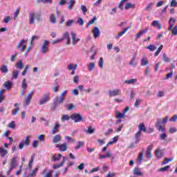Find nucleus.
<instances>
[{"label":"nucleus","mask_w":177,"mask_h":177,"mask_svg":"<svg viewBox=\"0 0 177 177\" xmlns=\"http://www.w3.org/2000/svg\"><path fill=\"white\" fill-rule=\"evenodd\" d=\"M168 118H169V116H166L162 120L161 119H158L156 124V128L159 132H166L167 129H165V124L168 122Z\"/></svg>","instance_id":"nucleus-1"},{"label":"nucleus","mask_w":177,"mask_h":177,"mask_svg":"<svg viewBox=\"0 0 177 177\" xmlns=\"http://www.w3.org/2000/svg\"><path fill=\"white\" fill-rule=\"evenodd\" d=\"M35 19H37L38 21H41V20H42V18L41 17V12H39L36 15L35 12H30L29 14V20L30 24H34V23H35Z\"/></svg>","instance_id":"nucleus-2"},{"label":"nucleus","mask_w":177,"mask_h":177,"mask_svg":"<svg viewBox=\"0 0 177 177\" xmlns=\"http://www.w3.org/2000/svg\"><path fill=\"white\" fill-rule=\"evenodd\" d=\"M71 120H73L74 122H81V121L84 120V118L82 117V115L81 113H72L71 115Z\"/></svg>","instance_id":"nucleus-3"},{"label":"nucleus","mask_w":177,"mask_h":177,"mask_svg":"<svg viewBox=\"0 0 177 177\" xmlns=\"http://www.w3.org/2000/svg\"><path fill=\"white\" fill-rule=\"evenodd\" d=\"M30 138H31V136L30 135H28L26 136V138H25V140L20 142V144L19 145V149L20 150H23V149H24V145L26 146L27 147H28V146H30Z\"/></svg>","instance_id":"nucleus-4"},{"label":"nucleus","mask_w":177,"mask_h":177,"mask_svg":"<svg viewBox=\"0 0 177 177\" xmlns=\"http://www.w3.org/2000/svg\"><path fill=\"white\" fill-rule=\"evenodd\" d=\"M32 96H34V90H32L24 99V106H30L31 100H32Z\"/></svg>","instance_id":"nucleus-5"},{"label":"nucleus","mask_w":177,"mask_h":177,"mask_svg":"<svg viewBox=\"0 0 177 177\" xmlns=\"http://www.w3.org/2000/svg\"><path fill=\"white\" fill-rule=\"evenodd\" d=\"M50 100V94L49 93H46L43 95L42 98L39 100V104L42 106V104H45V103H48Z\"/></svg>","instance_id":"nucleus-6"},{"label":"nucleus","mask_w":177,"mask_h":177,"mask_svg":"<svg viewBox=\"0 0 177 177\" xmlns=\"http://www.w3.org/2000/svg\"><path fill=\"white\" fill-rule=\"evenodd\" d=\"M49 52V41L45 40L42 46H41V53L45 55Z\"/></svg>","instance_id":"nucleus-7"},{"label":"nucleus","mask_w":177,"mask_h":177,"mask_svg":"<svg viewBox=\"0 0 177 177\" xmlns=\"http://www.w3.org/2000/svg\"><path fill=\"white\" fill-rule=\"evenodd\" d=\"M109 94L111 97H113V96H118L121 95V90L120 89H115L113 91H109Z\"/></svg>","instance_id":"nucleus-8"},{"label":"nucleus","mask_w":177,"mask_h":177,"mask_svg":"<svg viewBox=\"0 0 177 177\" xmlns=\"http://www.w3.org/2000/svg\"><path fill=\"white\" fill-rule=\"evenodd\" d=\"M66 160H67V157L64 156L63 158L62 162H60L59 164L53 165V169H57L59 168H62V167H63V165H64V164H66Z\"/></svg>","instance_id":"nucleus-9"},{"label":"nucleus","mask_w":177,"mask_h":177,"mask_svg":"<svg viewBox=\"0 0 177 177\" xmlns=\"http://www.w3.org/2000/svg\"><path fill=\"white\" fill-rule=\"evenodd\" d=\"M21 88L22 91L21 92V96H24L26 94V89L27 88V82L26 81V79L22 80Z\"/></svg>","instance_id":"nucleus-10"},{"label":"nucleus","mask_w":177,"mask_h":177,"mask_svg":"<svg viewBox=\"0 0 177 177\" xmlns=\"http://www.w3.org/2000/svg\"><path fill=\"white\" fill-rule=\"evenodd\" d=\"M56 147L59 149L60 151H67V149H68L67 147V144L66 142L62 144V145H57Z\"/></svg>","instance_id":"nucleus-11"},{"label":"nucleus","mask_w":177,"mask_h":177,"mask_svg":"<svg viewBox=\"0 0 177 177\" xmlns=\"http://www.w3.org/2000/svg\"><path fill=\"white\" fill-rule=\"evenodd\" d=\"M93 34L94 38H98V37H100V29H99L98 27H94L93 30Z\"/></svg>","instance_id":"nucleus-12"},{"label":"nucleus","mask_w":177,"mask_h":177,"mask_svg":"<svg viewBox=\"0 0 177 177\" xmlns=\"http://www.w3.org/2000/svg\"><path fill=\"white\" fill-rule=\"evenodd\" d=\"M151 151H153V148H151L150 146H148L146 153L147 158H153V154L151 153Z\"/></svg>","instance_id":"nucleus-13"},{"label":"nucleus","mask_w":177,"mask_h":177,"mask_svg":"<svg viewBox=\"0 0 177 177\" xmlns=\"http://www.w3.org/2000/svg\"><path fill=\"white\" fill-rule=\"evenodd\" d=\"M148 30H149L148 28H145L144 30H140L137 33L136 38L134 39V41H137V39H139L140 37H142V34H145V32H147Z\"/></svg>","instance_id":"nucleus-14"},{"label":"nucleus","mask_w":177,"mask_h":177,"mask_svg":"<svg viewBox=\"0 0 177 177\" xmlns=\"http://www.w3.org/2000/svg\"><path fill=\"white\" fill-rule=\"evenodd\" d=\"M64 102H62V98L59 99L58 97L54 98L53 105L55 107H57L59 104H63Z\"/></svg>","instance_id":"nucleus-15"},{"label":"nucleus","mask_w":177,"mask_h":177,"mask_svg":"<svg viewBox=\"0 0 177 177\" xmlns=\"http://www.w3.org/2000/svg\"><path fill=\"white\" fill-rule=\"evenodd\" d=\"M13 83L10 81H7L3 84L4 88H6L7 91H10Z\"/></svg>","instance_id":"nucleus-16"},{"label":"nucleus","mask_w":177,"mask_h":177,"mask_svg":"<svg viewBox=\"0 0 177 177\" xmlns=\"http://www.w3.org/2000/svg\"><path fill=\"white\" fill-rule=\"evenodd\" d=\"M62 157H63V155L62 154H54L51 159L53 160V161H54L55 162H57V161H60V158H62Z\"/></svg>","instance_id":"nucleus-17"},{"label":"nucleus","mask_w":177,"mask_h":177,"mask_svg":"<svg viewBox=\"0 0 177 177\" xmlns=\"http://www.w3.org/2000/svg\"><path fill=\"white\" fill-rule=\"evenodd\" d=\"M59 128H60V124L59 123H56L53 129L51 132V135H55L59 132Z\"/></svg>","instance_id":"nucleus-18"},{"label":"nucleus","mask_w":177,"mask_h":177,"mask_svg":"<svg viewBox=\"0 0 177 177\" xmlns=\"http://www.w3.org/2000/svg\"><path fill=\"white\" fill-rule=\"evenodd\" d=\"M62 140V136H60V134H57L55 136H54L53 138V143H59V142H60Z\"/></svg>","instance_id":"nucleus-19"},{"label":"nucleus","mask_w":177,"mask_h":177,"mask_svg":"<svg viewBox=\"0 0 177 177\" xmlns=\"http://www.w3.org/2000/svg\"><path fill=\"white\" fill-rule=\"evenodd\" d=\"M146 151L145 149H142V151L140 152L138 161L140 162V164L142 163V161H143V157H145V152Z\"/></svg>","instance_id":"nucleus-20"},{"label":"nucleus","mask_w":177,"mask_h":177,"mask_svg":"<svg viewBox=\"0 0 177 177\" xmlns=\"http://www.w3.org/2000/svg\"><path fill=\"white\" fill-rule=\"evenodd\" d=\"M8 154V151L6 150L5 148H0V157H1V158H5V157H6V155Z\"/></svg>","instance_id":"nucleus-21"},{"label":"nucleus","mask_w":177,"mask_h":177,"mask_svg":"<svg viewBox=\"0 0 177 177\" xmlns=\"http://www.w3.org/2000/svg\"><path fill=\"white\" fill-rule=\"evenodd\" d=\"M152 26L153 27H158L159 30H161V28H162V25L160 24V21H157V20L153 21Z\"/></svg>","instance_id":"nucleus-22"},{"label":"nucleus","mask_w":177,"mask_h":177,"mask_svg":"<svg viewBox=\"0 0 177 177\" xmlns=\"http://www.w3.org/2000/svg\"><path fill=\"white\" fill-rule=\"evenodd\" d=\"M0 71H1L3 74H8L9 73V69L8 68V66L2 65L0 67Z\"/></svg>","instance_id":"nucleus-23"},{"label":"nucleus","mask_w":177,"mask_h":177,"mask_svg":"<svg viewBox=\"0 0 177 177\" xmlns=\"http://www.w3.org/2000/svg\"><path fill=\"white\" fill-rule=\"evenodd\" d=\"M133 172L134 175H137V176H142L143 175L139 167H135Z\"/></svg>","instance_id":"nucleus-24"},{"label":"nucleus","mask_w":177,"mask_h":177,"mask_svg":"<svg viewBox=\"0 0 177 177\" xmlns=\"http://www.w3.org/2000/svg\"><path fill=\"white\" fill-rule=\"evenodd\" d=\"M138 131L140 132H147L146 126H145V123H140L138 126Z\"/></svg>","instance_id":"nucleus-25"},{"label":"nucleus","mask_w":177,"mask_h":177,"mask_svg":"<svg viewBox=\"0 0 177 177\" xmlns=\"http://www.w3.org/2000/svg\"><path fill=\"white\" fill-rule=\"evenodd\" d=\"M64 38L66 39V45H70V41H71V39H70V33L68 32L64 33Z\"/></svg>","instance_id":"nucleus-26"},{"label":"nucleus","mask_w":177,"mask_h":177,"mask_svg":"<svg viewBox=\"0 0 177 177\" xmlns=\"http://www.w3.org/2000/svg\"><path fill=\"white\" fill-rule=\"evenodd\" d=\"M129 29H131V26H127V28H125L122 32L118 33V35L116 37V39H118L120 37H122L123 34H125V32H127V31H128V30Z\"/></svg>","instance_id":"nucleus-27"},{"label":"nucleus","mask_w":177,"mask_h":177,"mask_svg":"<svg viewBox=\"0 0 177 177\" xmlns=\"http://www.w3.org/2000/svg\"><path fill=\"white\" fill-rule=\"evenodd\" d=\"M15 67L17 68H19V70H21L22 68H24V64H23L22 60H19L15 65Z\"/></svg>","instance_id":"nucleus-28"},{"label":"nucleus","mask_w":177,"mask_h":177,"mask_svg":"<svg viewBox=\"0 0 177 177\" xmlns=\"http://www.w3.org/2000/svg\"><path fill=\"white\" fill-rule=\"evenodd\" d=\"M72 36V45H75L77 44V35L74 32H71Z\"/></svg>","instance_id":"nucleus-29"},{"label":"nucleus","mask_w":177,"mask_h":177,"mask_svg":"<svg viewBox=\"0 0 177 177\" xmlns=\"http://www.w3.org/2000/svg\"><path fill=\"white\" fill-rule=\"evenodd\" d=\"M134 8H135V4H132L131 3H126L124 6L125 10H128V9H134Z\"/></svg>","instance_id":"nucleus-30"},{"label":"nucleus","mask_w":177,"mask_h":177,"mask_svg":"<svg viewBox=\"0 0 177 177\" xmlns=\"http://www.w3.org/2000/svg\"><path fill=\"white\" fill-rule=\"evenodd\" d=\"M16 157H13L11 160L10 167H12V168H16V162H17Z\"/></svg>","instance_id":"nucleus-31"},{"label":"nucleus","mask_w":177,"mask_h":177,"mask_svg":"<svg viewBox=\"0 0 177 177\" xmlns=\"http://www.w3.org/2000/svg\"><path fill=\"white\" fill-rule=\"evenodd\" d=\"M65 107L69 111H71V110L75 109V106H74L73 104H65Z\"/></svg>","instance_id":"nucleus-32"},{"label":"nucleus","mask_w":177,"mask_h":177,"mask_svg":"<svg viewBox=\"0 0 177 177\" xmlns=\"http://www.w3.org/2000/svg\"><path fill=\"white\" fill-rule=\"evenodd\" d=\"M149 63L150 62L147 59H145V58L141 59V66H147V64H149Z\"/></svg>","instance_id":"nucleus-33"},{"label":"nucleus","mask_w":177,"mask_h":177,"mask_svg":"<svg viewBox=\"0 0 177 177\" xmlns=\"http://www.w3.org/2000/svg\"><path fill=\"white\" fill-rule=\"evenodd\" d=\"M70 118H71L68 115H63L62 117L61 118V121L64 122V121H68Z\"/></svg>","instance_id":"nucleus-34"},{"label":"nucleus","mask_w":177,"mask_h":177,"mask_svg":"<svg viewBox=\"0 0 177 177\" xmlns=\"http://www.w3.org/2000/svg\"><path fill=\"white\" fill-rule=\"evenodd\" d=\"M67 92V90H65L61 93V102H64V100H66V94Z\"/></svg>","instance_id":"nucleus-35"},{"label":"nucleus","mask_w":177,"mask_h":177,"mask_svg":"<svg viewBox=\"0 0 177 177\" xmlns=\"http://www.w3.org/2000/svg\"><path fill=\"white\" fill-rule=\"evenodd\" d=\"M77 67H78V66L74 65V64H70L68 66V70L71 71V70H77Z\"/></svg>","instance_id":"nucleus-36"},{"label":"nucleus","mask_w":177,"mask_h":177,"mask_svg":"<svg viewBox=\"0 0 177 177\" xmlns=\"http://www.w3.org/2000/svg\"><path fill=\"white\" fill-rule=\"evenodd\" d=\"M162 48H164V46L161 44L160 47L156 50V51L154 53V56H157L158 55H160V52L162 50Z\"/></svg>","instance_id":"nucleus-37"},{"label":"nucleus","mask_w":177,"mask_h":177,"mask_svg":"<svg viewBox=\"0 0 177 177\" xmlns=\"http://www.w3.org/2000/svg\"><path fill=\"white\" fill-rule=\"evenodd\" d=\"M162 133H161L159 136L160 140H165V139H167V138H168V136L165 133V132H162Z\"/></svg>","instance_id":"nucleus-38"},{"label":"nucleus","mask_w":177,"mask_h":177,"mask_svg":"<svg viewBox=\"0 0 177 177\" xmlns=\"http://www.w3.org/2000/svg\"><path fill=\"white\" fill-rule=\"evenodd\" d=\"M75 3V0H69V6H68V9L69 10H71L73 9V6H74V4Z\"/></svg>","instance_id":"nucleus-39"},{"label":"nucleus","mask_w":177,"mask_h":177,"mask_svg":"<svg viewBox=\"0 0 177 177\" xmlns=\"http://www.w3.org/2000/svg\"><path fill=\"white\" fill-rule=\"evenodd\" d=\"M19 71H15L12 72V78L14 80H17L19 78Z\"/></svg>","instance_id":"nucleus-40"},{"label":"nucleus","mask_w":177,"mask_h":177,"mask_svg":"<svg viewBox=\"0 0 177 177\" xmlns=\"http://www.w3.org/2000/svg\"><path fill=\"white\" fill-rule=\"evenodd\" d=\"M147 49H149V50H150V52H154V50H156V49H157V48L155 46H153V44H150L149 46H148L147 47Z\"/></svg>","instance_id":"nucleus-41"},{"label":"nucleus","mask_w":177,"mask_h":177,"mask_svg":"<svg viewBox=\"0 0 177 177\" xmlns=\"http://www.w3.org/2000/svg\"><path fill=\"white\" fill-rule=\"evenodd\" d=\"M77 24H80V26H84L85 24V21L81 17H79L77 22Z\"/></svg>","instance_id":"nucleus-42"},{"label":"nucleus","mask_w":177,"mask_h":177,"mask_svg":"<svg viewBox=\"0 0 177 177\" xmlns=\"http://www.w3.org/2000/svg\"><path fill=\"white\" fill-rule=\"evenodd\" d=\"M89 71H93L95 70V64L93 62L90 63L88 65Z\"/></svg>","instance_id":"nucleus-43"},{"label":"nucleus","mask_w":177,"mask_h":177,"mask_svg":"<svg viewBox=\"0 0 177 177\" xmlns=\"http://www.w3.org/2000/svg\"><path fill=\"white\" fill-rule=\"evenodd\" d=\"M27 40L25 39H22L19 41V43L18 44V45L17 46V49L20 48V47L21 46V45H23V44H27Z\"/></svg>","instance_id":"nucleus-44"},{"label":"nucleus","mask_w":177,"mask_h":177,"mask_svg":"<svg viewBox=\"0 0 177 177\" xmlns=\"http://www.w3.org/2000/svg\"><path fill=\"white\" fill-rule=\"evenodd\" d=\"M35 156L33 155L29 162V164H28V167H29V169H31V168H32V163L34 162V158H35Z\"/></svg>","instance_id":"nucleus-45"},{"label":"nucleus","mask_w":177,"mask_h":177,"mask_svg":"<svg viewBox=\"0 0 177 177\" xmlns=\"http://www.w3.org/2000/svg\"><path fill=\"white\" fill-rule=\"evenodd\" d=\"M50 19L51 23H53V24H55V23H56V17L55 16L54 14H51L50 17Z\"/></svg>","instance_id":"nucleus-46"},{"label":"nucleus","mask_w":177,"mask_h":177,"mask_svg":"<svg viewBox=\"0 0 177 177\" xmlns=\"http://www.w3.org/2000/svg\"><path fill=\"white\" fill-rule=\"evenodd\" d=\"M8 127L12 129H15V128H16V122L15 121H12L10 123L8 124Z\"/></svg>","instance_id":"nucleus-47"},{"label":"nucleus","mask_w":177,"mask_h":177,"mask_svg":"<svg viewBox=\"0 0 177 177\" xmlns=\"http://www.w3.org/2000/svg\"><path fill=\"white\" fill-rule=\"evenodd\" d=\"M135 82H136V79H131L129 80H125L124 83L125 84H135Z\"/></svg>","instance_id":"nucleus-48"},{"label":"nucleus","mask_w":177,"mask_h":177,"mask_svg":"<svg viewBox=\"0 0 177 177\" xmlns=\"http://www.w3.org/2000/svg\"><path fill=\"white\" fill-rule=\"evenodd\" d=\"M170 167L171 166L167 165L164 167H161L160 169H159V171H160L161 172H164L165 171H168V169H169Z\"/></svg>","instance_id":"nucleus-49"},{"label":"nucleus","mask_w":177,"mask_h":177,"mask_svg":"<svg viewBox=\"0 0 177 177\" xmlns=\"http://www.w3.org/2000/svg\"><path fill=\"white\" fill-rule=\"evenodd\" d=\"M11 20L12 17H10V16H7L4 18L3 23L8 24L9 23V21H11Z\"/></svg>","instance_id":"nucleus-50"},{"label":"nucleus","mask_w":177,"mask_h":177,"mask_svg":"<svg viewBox=\"0 0 177 177\" xmlns=\"http://www.w3.org/2000/svg\"><path fill=\"white\" fill-rule=\"evenodd\" d=\"M82 146H84V142H82V141H79V142H78V145H77V147H75L76 150H78V149H81V147H82Z\"/></svg>","instance_id":"nucleus-51"},{"label":"nucleus","mask_w":177,"mask_h":177,"mask_svg":"<svg viewBox=\"0 0 177 177\" xmlns=\"http://www.w3.org/2000/svg\"><path fill=\"white\" fill-rule=\"evenodd\" d=\"M162 57H163L164 62H165L166 63H169V62H170L169 58H168V57H167V55H166V54H163V55H162Z\"/></svg>","instance_id":"nucleus-52"},{"label":"nucleus","mask_w":177,"mask_h":177,"mask_svg":"<svg viewBox=\"0 0 177 177\" xmlns=\"http://www.w3.org/2000/svg\"><path fill=\"white\" fill-rule=\"evenodd\" d=\"M81 9H82V13L85 14L86 13V12H88V8H86V6L82 5L81 6Z\"/></svg>","instance_id":"nucleus-53"},{"label":"nucleus","mask_w":177,"mask_h":177,"mask_svg":"<svg viewBox=\"0 0 177 177\" xmlns=\"http://www.w3.org/2000/svg\"><path fill=\"white\" fill-rule=\"evenodd\" d=\"M19 111H20V107H17L16 109L12 110V115H16V114H17Z\"/></svg>","instance_id":"nucleus-54"},{"label":"nucleus","mask_w":177,"mask_h":177,"mask_svg":"<svg viewBox=\"0 0 177 177\" xmlns=\"http://www.w3.org/2000/svg\"><path fill=\"white\" fill-rule=\"evenodd\" d=\"M64 38L57 39V40L53 41V45H56V44H59V42H62Z\"/></svg>","instance_id":"nucleus-55"},{"label":"nucleus","mask_w":177,"mask_h":177,"mask_svg":"<svg viewBox=\"0 0 177 177\" xmlns=\"http://www.w3.org/2000/svg\"><path fill=\"white\" fill-rule=\"evenodd\" d=\"M52 174H53V171L49 170L44 177H52Z\"/></svg>","instance_id":"nucleus-56"},{"label":"nucleus","mask_w":177,"mask_h":177,"mask_svg":"<svg viewBox=\"0 0 177 177\" xmlns=\"http://www.w3.org/2000/svg\"><path fill=\"white\" fill-rule=\"evenodd\" d=\"M37 172H38V169H35L32 170V171L30 173V177L35 176V175H37Z\"/></svg>","instance_id":"nucleus-57"},{"label":"nucleus","mask_w":177,"mask_h":177,"mask_svg":"<svg viewBox=\"0 0 177 177\" xmlns=\"http://www.w3.org/2000/svg\"><path fill=\"white\" fill-rule=\"evenodd\" d=\"M80 81V76L78 75H75L74 77H73V82L75 84H78V82Z\"/></svg>","instance_id":"nucleus-58"},{"label":"nucleus","mask_w":177,"mask_h":177,"mask_svg":"<svg viewBox=\"0 0 177 177\" xmlns=\"http://www.w3.org/2000/svg\"><path fill=\"white\" fill-rule=\"evenodd\" d=\"M39 142H38V140H35L32 142V147H34V149H37V147H38V144Z\"/></svg>","instance_id":"nucleus-59"},{"label":"nucleus","mask_w":177,"mask_h":177,"mask_svg":"<svg viewBox=\"0 0 177 177\" xmlns=\"http://www.w3.org/2000/svg\"><path fill=\"white\" fill-rule=\"evenodd\" d=\"M116 175V173H111V171H109L106 175V177H115Z\"/></svg>","instance_id":"nucleus-60"},{"label":"nucleus","mask_w":177,"mask_h":177,"mask_svg":"<svg viewBox=\"0 0 177 177\" xmlns=\"http://www.w3.org/2000/svg\"><path fill=\"white\" fill-rule=\"evenodd\" d=\"M170 6H174V8H176L177 6V1L176 0H171L170 3Z\"/></svg>","instance_id":"nucleus-61"},{"label":"nucleus","mask_w":177,"mask_h":177,"mask_svg":"<svg viewBox=\"0 0 177 177\" xmlns=\"http://www.w3.org/2000/svg\"><path fill=\"white\" fill-rule=\"evenodd\" d=\"M96 20H97V18L96 17V16H94L93 17V19L91 20H90V21L88 22L89 24L92 25L95 24V21H96Z\"/></svg>","instance_id":"nucleus-62"},{"label":"nucleus","mask_w":177,"mask_h":177,"mask_svg":"<svg viewBox=\"0 0 177 177\" xmlns=\"http://www.w3.org/2000/svg\"><path fill=\"white\" fill-rule=\"evenodd\" d=\"M140 102H142V100H139L138 98H137L134 103L135 107H139V103H140Z\"/></svg>","instance_id":"nucleus-63"},{"label":"nucleus","mask_w":177,"mask_h":177,"mask_svg":"<svg viewBox=\"0 0 177 177\" xmlns=\"http://www.w3.org/2000/svg\"><path fill=\"white\" fill-rule=\"evenodd\" d=\"M124 117H125L124 113H119L116 115V118H124Z\"/></svg>","instance_id":"nucleus-64"}]
</instances>
